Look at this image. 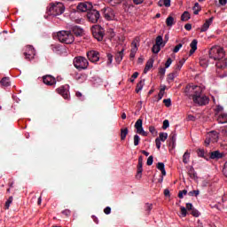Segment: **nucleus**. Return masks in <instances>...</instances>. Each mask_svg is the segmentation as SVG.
<instances>
[{
    "label": "nucleus",
    "instance_id": "bb28decb",
    "mask_svg": "<svg viewBox=\"0 0 227 227\" xmlns=\"http://www.w3.org/2000/svg\"><path fill=\"white\" fill-rule=\"evenodd\" d=\"M188 175L190 178H192L193 180H196V178H198V174L196 173V171L194 170V168L192 167L189 168Z\"/></svg>",
    "mask_w": 227,
    "mask_h": 227
},
{
    "label": "nucleus",
    "instance_id": "4d7b16f0",
    "mask_svg": "<svg viewBox=\"0 0 227 227\" xmlns=\"http://www.w3.org/2000/svg\"><path fill=\"white\" fill-rule=\"evenodd\" d=\"M147 166H152L153 164V156H149L146 162Z\"/></svg>",
    "mask_w": 227,
    "mask_h": 227
},
{
    "label": "nucleus",
    "instance_id": "a18cd8bd",
    "mask_svg": "<svg viewBox=\"0 0 227 227\" xmlns=\"http://www.w3.org/2000/svg\"><path fill=\"white\" fill-rule=\"evenodd\" d=\"M163 42H164V39H162V35H158L156 37V43H155V45H158V46L160 47L162 45Z\"/></svg>",
    "mask_w": 227,
    "mask_h": 227
},
{
    "label": "nucleus",
    "instance_id": "4c0bfd02",
    "mask_svg": "<svg viewBox=\"0 0 227 227\" xmlns=\"http://www.w3.org/2000/svg\"><path fill=\"white\" fill-rule=\"evenodd\" d=\"M166 24L168 27H171V26H173V24H175V19L173 18V16H168L167 18Z\"/></svg>",
    "mask_w": 227,
    "mask_h": 227
},
{
    "label": "nucleus",
    "instance_id": "f257e3e1",
    "mask_svg": "<svg viewBox=\"0 0 227 227\" xmlns=\"http://www.w3.org/2000/svg\"><path fill=\"white\" fill-rule=\"evenodd\" d=\"M203 91H205V87L198 85H187L184 90L186 97L193 100L197 106H207L210 102V98L203 94Z\"/></svg>",
    "mask_w": 227,
    "mask_h": 227
},
{
    "label": "nucleus",
    "instance_id": "7c9ffc66",
    "mask_svg": "<svg viewBox=\"0 0 227 227\" xmlns=\"http://www.w3.org/2000/svg\"><path fill=\"white\" fill-rule=\"evenodd\" d=\"M165 93H166V85H160V90L158 94V100H162V97H164Z\"/></svg>",
    "mask_w": 227,
    "mask_h": 227
},
{
    "label": "nucleus",
    "instance_id": "3c124183",
    "mask_svg": "<svg viewBox=\"0 0 227 227\" xmlns=\"http://www.w3.org/2000/svg\"><path fill=\"white\" fill-rule=\"evenodd\" d=\"M163 103L165 104L166 107H171V98L164 99Z\"/></svg>",
    "mask_w": 227,
    "mask_h": 227
},
{
    "label": "nucleus",
    "instance_id": "58836bf2",
    "mask_svg": "<svg viewBox=\"0 0 227 227\" xmlns=\"http://www.w3.org/2000/svg\"><path fill=\"white\" fill-rule=\"evenodd\" d=\"M121 1L123 0H107V3L110 6H118V4H121Z\"/></svg>",
    "mask_w": 227,
    "mask_h": 227
},
{
    "label": "nucleus",
    "instance_id": "4468645a",
    "mask_svg": "<svg viewBox=\"0 0 227 227\" xmlns=\"http://www.w3.org/2000/svg\"><path fill=\"white\" fill-rule=\"evenodd\" d=\"M93 8V4L90 2L81 3L77 5L78 12H90Z\"/></svg>",
    "mask_w": 227,
    "mask_h": 227
},
{
    "label": "nucleus",
    "instance_id": "603ef678",
    "mask_svg": "<svg viewBox=\"0 0 227 227\" xmlns=\"http://www.w3.org/2000/svg\"><path fill=\"white\" fill-rule=\"evenodd\" d=\"M168 127H169V121L168 120L163 121V126H162L163 130H166V129H168Z\"/></svg>",
    "mask_w": 227,
    "mask_h": 227
},
{
    "label": "nucleus",
    "instance_id": "09e8293b",
    "mask_svg": "<svg viewBox=\"0 0 227 227\" xmlns=\"http://www.w3.org/2000/svg\"><path fill=\"white\" fill-rule=\"evenodd\" d=\"M140 141H141V138L137 135H135L134 136V145H135V146H137L139 145Z\"/></svg>",
    "mask_w": 227,
    "mask_h": 227
},
{
    "label": "nucleus",
    "instance_id": "f03ea898",
    "mask_svg": "<svg viewBox=\"0 0 227 227\" xmlns=\"http://www.w3.org/2000/svg\"><path fill=\"white\" fill-rule=\"evenodd\" d=\"M209 57L211 59L217 60L216 74L220 77H226L227 75V58H224V49L221 46H213L209 51Z\"/></svg>",
    "mask_w": 227,
    "mask_h": 227
},
{
    "label": "nucleus",
    "instance_id": "bf43d9fd",
    "mask_svg": "<svg viewBox=\"0 0 227 227\" xmlns=\"http://www.w3.org/2000/svg\"><path fill=\"white\" fill-rule=\"evenodd\" d=\"M190 196H200V192L198 190H194L189 192Z\"/></svg>",
    "mask_w": 227,
    "mask_h": 227
},
{
    "label": "nucleus",
    "instance_id": "393cba45",
    "mask_svg": "<svg viewBox=\"0 0 227 227\" xmlns=\"http://www.w3.org/2000/svg\"><path fill=\"white\" fill-rule=\"evenodd\" d=\"M123 52H125V49H122L121 51H119L115 55V61L116 63L120 64L121 63V60L123 59Z\"/></svg>",
    "mask_w": 227,
    "mask_h": 227
},
{
    "label": "nucleus",
    "instance_id": "37998d69",
    "mask_svg": "<svg viewBox=\"0 0 227 227\" xmlns=\"http://www.w3.org/2000/svg\"><path fill=\"white\" fill-rule=\"evenodd\" d=\"M184 63H185V60H179L175 67V70L180 72V70H182V67H184Z\"/></svg>",
    "mask_w": 227,
    "mask_h": 227
},
{
    "label": "nucleus",
    "instance_id": "1a4fd4ad",
    "mask_svg": "<svg viewBox=\"0 0 227 227\" xmlns=\"http://www.w3.org/2000/svg\"><path fill=\"white\" fill-rule=\"evenodd\" d=\"M218 139H219V133H217L216 131H210L207 135L205 145L206 146H208L210 143H217Z\"/></svg>",
    "mask_w": 227,
    "mask_h": 227
},
{
    "label": "nucleus",
    "instance_id": "39448f33",
    "mask_svg": "<svg viewBox=\"0 0 227 227\" xmlns=\"http://www.w3.org/2000/svg\"><path fill=\"white\" fill-rule=\"evenodd\" d=\"M74 67H76L77 70H86L88 67H90V62L86 58L79 56L74 59Z\"/></svg>",
    "mask_w": 227,
    "mask_h": 227
},
{
    "label": "nucleus",
    "instance_id": "a211bd4d",
    "mask_svg": "<svg viewBox=\"0 0 227 227\" xmlns=\"http://www.w3.org/2000/svg\"><path fill=\"white\" fill-rule=\"evenodd\" d=\"M43 82L47 85V86H53V84H56V78L52 77V75H45L43 77Z\"/></svg>",
    "mask_w": 227,
    "mask_h": 227
},
{
    "label": "nucleus",
    "instance_id": "c9c22d12",
    "mask_svg": "<svg viewBox=\"0 0 227 227\" xmlns=\"http://www.w3.org/2000/svg\"><path fill=\"white\" fill-rule=\"evenodd\" d=\"M153 208V204L151 203H145V210L147 214V215H150V212H152V209Z\"/></svg>",
    "mask_w": 227,
    "mask_h": 227
},
{
    "label": "nucleus",
    "instance_id": "69168bd1",
    "mask_svg": "<svg viewBox=\"0 0 227 227\" xmlns=\"http://www.w3.org/2000/svg\"><path fill=\"white\" fill-rule=\"evenodd\" d=\"M62 214L64 215H66L67 217H68V215H70V214H71V211H70V209H65L64 211H62Z\"/></svg>",
    "mask_w": 227,
    "mask_h": 227
},
{
    "label": "nucleus",
    "instance_id": "8fccbe9b",
    "mask_svg": "<svg viewBox=\"0 0 227 227\" xmlns=\"http://www.w3.org/2000/svg\"><path fill=\"white\" fill-rule=\"evenodd\" d=\"M186 195H187V190H183V191L179 192L178 198H180V200H182V198H184V196H186Z\"/></svg>",
    "mask_w": 227,
    "mask_h": 227
},
{
    "label": "nucleus",
    "instance_id": "13d9d810",
    "mask_svg": "<svg viewBox=\"0 0 227 227\" xmlns=\"http://www.w3.org/2000/svg\"><path fill=\"white\" fill-rule=\"evenodd\" d=\"M138 76H139V73L135 72V73L132 74V76H131L130 82H134V80H135V79H137Z\"/></svg>",
    "mask_w": 227,
    "mask_h": 227
},
{
    "label": "nucleus",
    "instance_id": "a878e982",
    "mask_svg": "<svg viewBox=\"0 0 227 227\" xmlns=\"http://www.w3.org/2000/svg\"><path fill=\"white\" fill-rule=\"evenodd\" d=\"M158 6H165L166 8H169V6H171V0H160L158 2Z\"/></svg>",
    "mask_w": 227,
    "mask_h": 227
},
{
    "label": "nucleus",
    "instance_id": "a19ab883",
    "mask_svg": "<svg viewBox=\"0 0 227 227\" xmlns=\"http://www.w3.org/2000/svg\"><path fill=\"white\" fill-rule=\"evenodd\" d=\"M123 8L125 12H129V8H132V4H130V0H126L125 3H123Z\"/></svg>",
    "mask_w": 227,
    "mask_h": 227
},
{
    "label": "nucleus",
    "instance_id": "b1692460",
    "mask_svg": "<svg viewBox=\"0 0 227 227\" xmlns=\"http://www.w3.org/2000/svg\"><path fill=\"white\" fill-rule=\"evenodd\" d=\"M153 59H150L146 62V64H145V69H144V74H148L149 70H150L151 68H153Z\"/></svg>",
    "mask_w": 227,
    "mask_h": 227
},
{
    "label": "nucleus",
    "instance_id": "2f4dec72",
    "mask_svg": "<svg viewBox=\"0 0 227 227\" xmlns=\"http://www.w3.org/2000/svg\"><path fill=\"white\" fill-rule=\"evenodd\" d=\"M157 168H158L160 171H161L162 176H166V168H165V167H164V163L159 162V163L157 164Z\"/></svg>",
    "mask_w": 227,
    "mask_h": 227
},
{
    "label": "nucleus",
    "instance_id": "c756f323",
    "mask_svg": "<svg viewBox=\"0 0 227 227\" xmlns=\"http://www.w3.org/2000/svg\"><path fill=\"white\" fill-rule=\"evenodd\" d=\"M190 159H191V153H189V151H186L183 155L184 164H189Z\"/></svg>",
    "mask_w": 227,
    "mask_h": 227
},
{
    "label": "nucleus",
    "instance_id": "e433bc0d",
    "mask_svg": "<svg viewBox=\"0 0 227 227\" xmlns=\"http://www.w3.org/2000/svg\"><path fill=\"white\" fill-rule=\"evenodd\" d=\"M192 10H193L194 15H198V13H200V12H201V6H200L199 3H195Z\"/></svg>",
    "mask_w": 227,
    "mask_h": 227
},
{
    "label": "nucleus",
    "instance_id": "7ed1b4c3",
    "mask_svg": "<svg viewBox=\"0 0 227 227\" xmlns=\"http://www.w3.org/2000/svg\"><path fill=\"white\" fill-rule=\"evenodd\" d=\"M47 12L48 15L58 17V15H62V13H65V5L61 2L51 3L47 8Z\"/></svg>",
    "mask_w": 227,
    "mask_h": 227
},
{
    "label": "nucleus",
    "instance_id": "2eb2a0df",
    "mask_svg": "<svg viewBox=\"0 0 227 227\" xmlns=\"http://www.w3.org/2000/svg\"><path fill=\"white\" fill-rule=\"evenodd\" d=\"M56 91L57 93H59V95H61V97H63V98H65L66 100L70 99V94L68 92V90H67L65 86H61L58 88Z\"/></svg>",
    "mask_w": 227,
    "mask_h": 227
},
{
    "label": "nucleus",
    "instance_id": "423d86ee",
    "mask_svg": "<svg viewBox=\"0 0 227 227\" xmlns=\"http://www.w3.org/2000/svg\"><path fill=\"white\" fill-rule=\"evenodd\" d=\"M92 35L98 42H102L104 40V28L98 25L94 26L92 27Z\"/></svg>",
    "mask_w": 227,
    "mask_h": 227
},
{
    "label": "nucleus",
    "instance_id": "e2e57ef3",
    "mask_svg": "<svg viewBox=\"0 0 227 227\" xmlns=\"http://www.w3.org/2000/svg\"><path fill=\"white\" fill-rule=\"evenodd\" d=\"M197 153L199 157H205V151L203 149H199Z\"/></svg>",
    "mask_w": 227,
    "mask_h": 227
},
{
    "label": "nucleus",
    "instance_id": "72a5a7b5",
    "mask_svg": "<svg viewBox=\"0 0 227 227\" xmlns=\"http://www.w3.org/2000/svg\"><path fill=\"white\" fill-rule=\"evenodd\" d=\"M189 19H191V14L189 13V12H184L182 15H181V20L183 22H187V20H189Z\"/></svg>",
    "mask_w": 227,
    "mask_h": 227
},
{
    "label": "nucleus",
    "instance_id": "79ce46f5",
    "mask_svg": "<svg viewBox=\"0 0 227 227\" xmlns=\"http://www.w3.org/2000/svg\"><path fill=\"white\" fill-rule=\"evenodd\" d=\"M200 67H202V68H207V67H208V59H200Z\"/></svg>",
    "mask_w": 227,
    "mask_h": 227
},
{
    "label": "nucleus",
    "instance_id": "473e14b6",
    "mask_svg": "<svg viewBox=\"0 0 227 227\" xmlns=\"http://www.w3.org/2000/svg\"><path fill=\"white\" fill-rule=\"evenodd\" d=\"M0 82L4 88H8V86L11 84L9 77H4Z\"/></svg>",
    "mask_w": 227,
    "mask_h": 227
},
{
    "label": "nucleus",
    "instance_id": "052dcab7",
    "mask_svg": "<svg viewBox=\"0 0 227 227\" xmlns=\"http://www.w3.org/2000/svg\"><path fill=\"white\" fill-rule=\"evenodd\" d=\"M107 65H111V63H113V55L111 53L107 54Z\"/></svg>",
    "mask_w": 227,
    "mask_h": 227
},
{
    "label": "nucleus",
    "instance_id": "49530a36",
    "mask_svg": "<svg viewBox=\"0 0 227 227\" xmlns=\"http://www.w3.org/2000/svg\"><path fill=\"white\" fill-rule=\"evenodd\" d=\"M153 54H159L160 52V46L154 44L152 49Z\"/></svg>",
    "mask_w": 227,
    "mask_h": 227
},
{
    "label": "nucleus",
    "instance_id": "ea45409f",
    "mask_svg": "<svg viewBox=\"0 0 227 227\" xmlns=\"http://www.w3.org/2000/svg\"><path fill=\"white\" fill-rule=\"evenodd\" d=\"M143 86H145V80H141L137 84V89H136L137 93H139V91H141V90H143Z\"/></svg>",
    "mask_w": 227,
    "mask_h": 227
},
{
    "label": "nucleus",
    "instance_id": "680f3d73",
    "mask_svg": "<svg viewBox=\"0 0 227 227\" xmlns=\"http://www.w3.org/2000/svg\"><path fill=\"white\" fill-rule=\"evenodd\" d=\"M181 47H183V44H182V43L177 44V45L174 48L173 52H175V53L178 52V51H180V48H181Z\"/></svg>",
    "mask_w": 227,
    "mask_h": 227
},
{
    "label": "nucleus",
    "instance_id": "6e6d98bb",
    "mask_svg": "<svg viewBox=\"0 0 227 227\" xmlns=\"http://www.w3.org/2000/svg\"><path fill=\"white\" fill-rule=\"evenodd\" d=\"M192 215H193V217H200V211L196 210V209H192Z\"/></svg>",
    "mask_w": 227,
    "mask_h": 227
},
{
    "label": "nucleus",
    "instance_id": "6ab92c4d",
    "mask_svg": "<svg viewBox=\"0 0 227 227\" xmlns=\"http://www.w3.org/2000/svg\"><path fill=\"white\" fill-rule=\"evenodd\" d=\"M223 157H224V153L219 151L209 153V159H212L213 160H219V159H223Z\"/></svg>",
    "mask_w": 227,
    "mask_h": 227
},
{
    "label": "nucleus",
    "instance_id": "774afa93",
    "mask_svg": "<svg viewBox=\"0 0 227 227\" xmlns=\"http://www.w3.org/2000/svg\"><path fill=\"white\" fill-rule=\"evenodd\" d=\"M223 173L225 176H227V162H225V164H224Z\"/></svg>",
    "mask_w": 227,
    "mask_h": 227
},
{
    "label": "nucleus",
    "instance_id": "f3484780",
    "mask_svg": "<svg viewBox=\"0 0 227 227\" xmlns=\"http://www.w3.org/2000/svg\"><path fill=\"white\" fill-rule=\"evenodd\" d=\"M166 139H168V133H160L159 137L155 139L156 147L158 148V150H160V141L164 143Z\"/></svg>",
    "mask_w": 227,
    "mask_h": 227
},
{
    "label": "nucleus",
    "instance_id": "864d4df0",
    "mask_svg": "<svg viewBox=\"0 0 227 227\" xmlns=\"http://www.w3.org/2000/svg\"><path fill=\"white\" fill-rule=\"evenodd\" d=\"M171 63H173V59H171V58L168 59L165 63V68H169V67H171Z\"/></svg>",
    "mask_w": 227,
    "mask_h": 227
},
{
    "label": "nucleus",
    "instance_id": "0eeeda50",
    "mask_svg": "<svg viewBox=\"0 0 227 227\" xmlns=\"http://www.w3.org/2000/svg\"><path fill=\"white\" fill-rule=\"evenodd\" d=\"M87 18L90 22H92V24H97V22H98V19H100V12L95 9H91L87 12Z\"/></svg>",
    "mask_w": 227,
    "mask_h": 227
},
{
    "label": "nucleus",
    "instance_id": "6e6552de",
    "mask_svg": "<svg viewBox=\"0 0 227 227\" xmlns=\"http://www.w3.org/2000/svg\"><path fill=\"white\" fill-rule=\"evenodd\" d=\"M106 20H114L116 15L114 14V10L111 7H105L101 10Z\"/></svg>",
    "mask_w": 227,
    "mask_h": 227
},
{
    "label": "nucleus",
    "instance_id": "5701e85b",
    "mask_svg": "<svg viewBox=\"0 0 227 227\" xmlns=\"http://www.w3.org/2000/svg\"><path fill=\"white\" fill-rule=\"evenodd\" d=\"M191 50H190V56H192V54L194 52H196L197 49H198V41L196 39H194L193 41H192L191 44H190Z\"/></svg>",
    "mask_w": 227,
    "mask_h": 227
},
{
    "label": "nucleus",
    "instance_id": "9d476101",
    "mask_svg": "<svg viewBox=\"0 0 227 227\" xmlns=\"http://www.w3.org/2000/svg\"><path fill=\"white\" fill-rule=\"evenodd\" d=\"M87 58L91 63H97L100 59V53L92 50L87 52Z\"/></svg>",
    "mask_w": 227,
    "mask_h": 227
},
{
    "label": "nucleus",
    "instance_id": "0e129e2a",
    "mask_svg": "<svg viewBox=\"0 0 227 227\" xmlns=\"http://www.w3.org/2000/svg\"><path fill=\"white\" fill-rule=\"evenodd\" d=\"M104 213H105L106 215H109V214H111V207H106L104 209Z\"/></svg>",
    "mask_w": 227,
    "mask_h": 227
},
{
    "label": "nucleus",
    "instance_id": "f8f14e48",
    "mask_svg": "<svg viewBox=\"0 0 227 227\" xmlns=\"http://www.w3.org/2000/svg\"><path fill=\"white\" fill-rule=\"evenodd\" d=\"M35 48L33 46H27V51L24 52L25 59L31 61V59H35Z\"/></svg>",
    "mask_w": 227,
    "mask_h": 227
},
{
    "label": "nucleus",
    "instance_id": "5fc2aeb1",
    "mask_svg": "<svg viewBox=\"0 0 227 227\" xmlns=\"http://www.w3.org/2000/svg\"><path fill=\"white\" fill-rule=\"evenodd\" d=\"M74 79L76 81H81V82H82V81H84V75H82V74H76Z\"/></svg>",
    "mask_w": 227,
    "mask_h": 227
},
{
    "label": "nucleus",
    "instance_id": "f704fd0d",
    "mask_svg": "<svg viewBox=\"0 0 227 227\" xmlns=\"http://www.w3.org/2000/svg\"><path fill=\"white\" fill-rule=\"evenodd\" d=\"M176 77H178V71L175 70L168 75V81H175Z\"/></svg>",
    "mask_w": 227,
    "mask_h": 227
},
{
    "label": "nucleus",
    "instance_id": "c03bdc74",
    "mask_svg": "<svg viewBox=\"0 0 227 227\" xmlns=\"http://www.w3.org/2000/svg\"><path fill=\"white\" fill-rule=\"evenodd\" d=\"M12 203H13V197L11 196L5 202V210H8L10 208Z\"/></svg>",
    "mask_w": 227,
    "mask_h": 227
},
{
    "label": "nucleus",
    "instance_id": "c85d7f7f",
    "mask_svg": "<svg viewBox=\"0 0 227 227\" xmlns=\"http://www.w3.org/2000/svg\"><path fill=\"white\" fill-rule=\"evenodd\" d=\"M218 123H227V114H221L217 118Z\"/></svg>",
    "mask_w": 227,
    "mask_h": 227
},
{
    "label": "nucleus",
    "instance_id": "4be33fe9",
    "mask_svg": "<svg viewBox=\"0 0 227 227\" xmlns=\"http://www.w3.org/2000/svg\"><path fill=\"white\" fill-rule=\"evenodd\" d=\"M72 31L75 36H82L84 35V30L77 26L73 27Z\"/></svg>",
    "mask_w": 227,
    "mask_h": 227
},
{
    "label": "nucleus",
    "instance_id": "cd10ccee",
    "mask_svg": "<svg viewBox=\"0 0 227 227\" xmlns=\"http://www.w3.org/2000/svg\"><path fill=\"white\" fill-rule=\"evenodd\" d=\"M128 134H129V129L128 128L121 129V141H125Z\"/></svg>",
    "mask_w": 227,
    "mask_h": 227
},
{
    "label": "nucleus",
    "instance_id": "de8ad7c7",
    "mask_svg": "<svg viewBox=\"0 0 227 227\" xmlns=\"http://www.w3.org/2000/svg\"><path fill=\"white\" fill-rule=\"evenodd\" d=\"M180 210H181L182 217H186L187 216V208H185L184 207H181Z\"/></svg>",
    "mask_w": 227,
    "mask_h": 227
},
{
    "label": "nucleus",
    "instance_id": "ddd939ff",
    "mask_svg": "<svg viewBox=\"0 0 227 227\" xmlns=\"http://www.w3.org/2000/svg\"><path fill=\"white\" fill-rule=\"evenodd\" d=\"M143 178V156H139L138 158V164L137 167V175L136 179L141 180Z\"/></svg>",
    "mask_w": 227,
    "mask_h": 227
},
{
    "label": "nucleus",
    "instance_id": "338daca9",
    "mask_svg": "<svg viewBox=\"0 0 227 227\" xmlns=\"http://www.w3.org/2000/svg\"><path fill=\"white\" fill-rule=\"evenodd\" d=\"M149 131L151 132V134H155V132H157L155 127L153 126L149 127Z\"/></svg>",
    "mask_w": 227,
    "mask_h": 227
},
{
    "label": "nucleus",
    "instance_id": "aec40b11",
    "mask_svg": "<svg viewBox=\"0 0 227 227\" xmlns=\"http://www.w3.org/2000/svg\"><path fill=\"white\" fill-rule=\"evenodd\" d=\"M212 22H214V17L206 20L205 23L202 25L200 28V32L205 33V31H207L208 27H210V26L212 25Z\"/></svg>",
    "mask_w": 227,
    "mask_h": 227
},
{
    "label": "nucleus",
    "instance_id": "9b49d317",
    "mask_svg": "<svg viewBox=\"0 0 227 227\" xmlns=\"http://www.w3.org/2000/svg\"><path fill=\"white\" fill-rule=\"evenodd\" d=\"M135 129H137V134L146 137L148 133L143 129V120L138 119L135 123Z\"/></svg>",
    "mask_w": 227,
    "mask_h": 227
},
{
    "label": "nucleus",
    "instance_id": "dca6fc26",
    "mask_svg": "<svg viewBox=\"0 0 227 227\" xmlns=\"http://www.w3.org/2000/svg\"><path fill=\"white\" fill-rule=\"evenodd\" d=\"M137 52V39H135L131 43V51L129 54L130 59H134L136 58Z\"/></svg>",
    "mask_w": 227,
    "mask_h": 227
},
{
    "label": "nucleus",
    "instance_id": "20e7f679",
    "mask_svg": "<svg viewBox=\"0 0 227 227\" xmlns=\"http://www.w3.org/2000/svg\"><path fill=\"white\" fill-rule=\"evenodd\" d=\"M57 38L59 42H61V43H74L75 38L74 37V35L70 31L67 30H61L57 33Z\"/></svg>",
    "mask_w": 227,
    "mask_h": 227
},
{
    "label": "nucleus",
    "instance_id": "412c9836",
    "mask_svg": "<svg viewBox=\"0 0 227 227\" xmlns=\"http://www.w3.org/2000/svg\"><path fill=\"white\" fill-rule=\"evenodd\" d=\"M170 137V142H169V146L172 145V148H175L176 146V132L173 131L169 135Z\"/></svg>",
    "mask_w": 227,
    "mask_h": 227
}]
</instances>
